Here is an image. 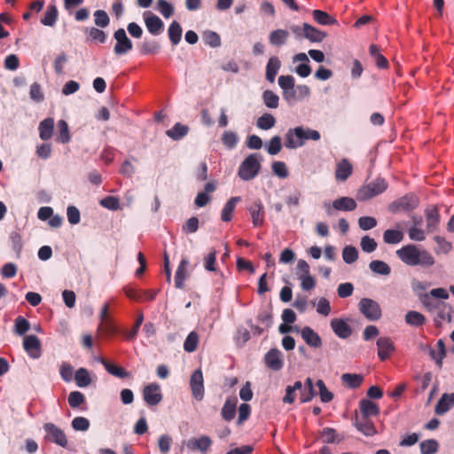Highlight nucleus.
Instances as JSON below:
<instances>
[{
  "instance_id": "obj_49",
  "label": "nucleus",
  "mask_w": 454,
  "mask_h": 454,
  "mask_svg": "<svg viewBox=\"0 0 454 454\" xmlns=\"http://www.w3.org/2000/svg\"><path fill=\"white\" fill-rule=\"evenodd\" d=\"M421 454H434L438 451L439 444L434 439L426 440L420 442Z\"/></svg>"
},
{
  "instance_id": "obj_10",
  "label": "nucleus",
  "mask_w": 454,
  "mask_h": 454,
  "mask_svg": "<svg viewBox=\"0 0 454 454\" xmlns=\"http://www.w3.org/2000/svg\"><path fill=\"white\" fill-rule=\"evenodd\" d=\"M143 397L149 406H155L162 400L160 385L157 383H150L143 389Z\"/></svg>"
},
{
  "instance_id": "obj_6",
  "label": "nucleus",
  "mask_w": 454,
  "mask_h": 454,
  "mask_svg": "<svg viewBox=\"0 0 454 454\" xmlns=\"http://www.w3.org/2000/svg\"><path fill=\"white\" fill-rule=\"evenodd\" d=\"M360 312L370 321H377L381 317L380 304L370 298H362L358 303Z\"/></svg>"
},
{
  "instance_id": "obj_61",
  "label": "nucleus",
  "mask_w": 454,
  "mask_h": 454,
  "mask_svg": "<svg viewBox=\"0 0 454 454\" xmlns=\"http://www.w3.org/2000/svg\"><path fill=\"white\" fill-rule=\"evenodd\" d=\"M160 45L157 42H144L140 46V52L144 55L155 54L159 51Z\"/></svg>"
},
{
  "instance_id": "obj_5",
  "label": "nucleus",
  "mask_w": 454,
  "mask_h": 454,
  "mask_svg": "<svg viewBox=\"0 0 454 454\" xmlns=\"http://www.w3.org/2000/svg\"><path fill=\"white\" fill-rule=\"evenodd\" d=\"M419 204V198L412 194L407 193L402 198L395 200L389 205V211L392 213H398L401 211L410 212L415 209Z\"/></svg>"
},
{
  "instance_id": "obj_13",
  "label": "nucleus",
  "mask_w": 454,
  "mask_h": 454,
  "mask_svg": "<svg viewBox=\"0 0 454 454\" xmlns=\"http://www.w3.org/2000/svg\"><path fill=\"white\" fill-rule=\"evenodd\" d=\"M264 361L270 370L279 371L284 366L283 354L278 348H271L264 356Z\"/></svg>"
},
{
  "instance_id": "obj_64",
  "label": "nucleus",
  "mask_w": 454,
  "mask_h": 454,
  "mask_svg": "<svg viewBox=\"0 0 454 454\" xmlns=\"http://www.w3.org/2000/svg\"><path fill=\"white\" fill-rule=\"evenodd\" d=\"M67 220L71 224H77L80 223L81 215L79 209L74 206H68L67 208Z\"/></svg>"
},
{
  "instance_id": "obj_46",
  "label": "nucleus",
  "mask_w": 454,
  "mask_h": 454,
  "mask_svg": "<svg viewBox=\"0 0 454 454\" xmlns=\"http://www.w3.org/2000/svg\"><path fill=\"white\" fill-rule=\"evenodd\" d=\"M262 100L268 108H277L278 106L279 97L272 90H267L262 93Z\"/></svg>"
},
{
  "instance_id": "obj_22",
  "label": "nucleus",
  "mask_w": 454,
  "mask_h": 454,
  "mask_svg": "<svg viewBox=\"0 0 454 454\" xmlns=\"http://www.w3.org/2000/svg\"><path fill=\"white\" fill-rule=\"evenodd\" d=\"M302 33L308 40L314 43H321L326 37V33L308 23H303Z\"/></svg>"
},
{
  "instance_id": "obj_7",
  "label": "nucleus",
  "mask_w": 454,
  "mask_h": 454,
  "mask_svg": "<svg viewBox=\"0 0 454 454\" xmlns=\"http://www.w3.org/2000/svg\"><path fill=\"white\" fill-rule=\"evenodd\" d=\"M114 38L116 41V43L114 47V52L115 55H125L133 49V43L128 37L126 31L123 28H118L114 33Z\"/></svg>"
},
{
  "instance_id": "obj_62",
  "label": "nucleus",
  "mask_w": 454,
  "mask_h": 454,
  "mask_svg": "<svg viewBox=\"0 0 454 454\" xmlns=\"http://www.w3.org/2000/svg\"><path fill=\"white\" fill-rule=\"evenodd\" d=\"M30 327L29 322L23 317L20 316L15 319V332L19 335L26 333Z\"/></svg>"
},
{
  "instance_id": "obj_40",
  "label": "nucleus",
  "mask_w": 454,
  "mask_h": 454,
  "mask_svg": "<svg viewBox=\"0 0 454 454\" xmlns=\"http://www.w3.org/2000/svg\"><path fill=\"white\" fill-rule=\"evenodd\" d=\"M314 20L320 25H333L337 20L330 16L327 12L321 10H314L312 12Z\"/></svg>"
},
{
  "instance_id": "obj_55",
  "label": "nucleus",
  "mask_w": 454,
  "mask_h": 454,
  "mask_svg": "<svg viewBox=\"0 0 454 454\" xmlns=\"http://www.w3.org/2000/svg\"><path fill=\"white\" fill-rule=\"evenodd\" d=\"M203 40L206 44L211 47H218L221 45L220 35L214 31H206L203 34Z\"/></svg>"
},
{
  "instance_id": "obj_58",
  "label": "nucleus",
  "mask_w": 454,
  "mask_h": 454,
  "mask_svg": "<svg viewBox=\"0 0 454 454\" xmlns=\"http://www.w3.org/2000/svg\"><path fill=\"white\" fill-rule=\"evenodd\" d=\"M223 144L229 149H232L238 143V136L233 131H225L222 136Z\"/></svg>"
},
{
  "instance_id": "obj_38",
  "label": "nucleus",
  "mask_w": 454,
  "mask_h": 454,
  "mask_svg": "<svg viewBox=\"0 0 454 454\" xmlns=\"http://www.w3.org/2000/svg\"><path fill=\"white\" fill-rule=\"evenodd\" d=\"M74 380L79 387H86L91 383V378L87 369L79 368L74 373Z\"/></svg>"
},
{
  "instance_id": "obj_3",
  "label": "nucleus",
  "mask_w": 454,
  "mask_h": 454,
  "mask_svg": "<svg viewBox=\"0 0 454 454\" xmlns=\"http://www.w3.org/2000/svg\"><path fill=\"white\" fill-rule=\"evenodd\" d=\"M387 189V183L384 178H376L372 182L363 185L356 193V199L360 201L368 200L381 194Z\"/></svg>"
},
{
  "instance_id": "obj_2",
  "label": "nucleus",
  "mask_w": 454,
  "mask_h": 454,
  "mask_svg": "<svg viewBox=\"0 0 454 454\" xmlns=\"http://www.w3.org/2000/svg\"><path fill=\"white\" fill-rule=\"evenodd\" d=\"M321 137L317 130L301 126L291 128L285 136V146L288 149H296L304 145L307 140L318 141Z\"/></svg>"
},
{
  "instance_id": "obj_12",
  "label": "nucleus",
  "mask_w": 454,
  "mask_h": 454,
  "mask_svg": "<svg viewBox=\"0 0 454 454\" xmlns=\"http://www.w3.org/2000/svg\"><path fill=\"white\" fill-rule=\"evenodd\" d=\"M252 223L254 227L262 226L264 223L265 211L261 200H254L248 207Z\"/></svg>"
},
{
  "instance_id": "obj_16",
  "label": "nucleus",
  "mask_w": 454,
  "mask_h": 454,
  "mask_svg": "<svg viewBox=\"0 0 454 454\" xmlns=\"http://www.w3.org/2000/svg\"><path fill=\"white\" fill-rule=\"evenodd\" d=\"M332 208L338 211H353L356 208V202L350 197H340L333 200L332 207H327L326 212L332 215Z\"/></svg>"
},
{
  "instance_id": "obj_17",
  "label": "nucleus",
  "mask_w": 454,
  "mask_h": 454,
  "mask_svg": "<svg viewBox=\"0 0 454 454\" xmlns=\"http://www.w3.org/2000/svg\"><path fill=\"white\" fill-rule=\"evenodd\" d=\"M378 356L381 361L387 360L395 350L393 341L387 337H380L377 340Z\"/></svg>"
},
{
  "instance_id": "obj_14",
  "label": "nucleus",
  "mask_w": 454,
  "mask_h": 454,
  "mask_svg": "<svg viewBox=\"0 0 454 454\" xmlns=\"http://www.w3.org/2000/svg\"><path fill=\"white\" fill-rule=\"evenodd\" d=\"M353 424L365 436H373L377 434V429L370 418L363 416L359 418L356 415Z\"/></svg>"
},
{
  "instance_id": "obj_48",
  "label": "nucleus",
  "mask_w": 454,
  "mask_h": 454,
  "mask_svg": "<svg viewBox=\"0 0 454 454\" xmlns=\"http://www.w3.org/2000/svg\"><path fill=\"white\" fill-rule=\"evenodd\" d=\"M84 32L89 35L90 40L98 42L100 43H104L106 40V34L99 28L94 27H86Z\"/></svg>"
},
{
  "instance_id": "obj_29",
  "label": "nucleus",
  "mask_w": 454,
  "mask_h": 454,
  "mask_svg": "<svg viewBox=\"0 0 454 454\" xmlns=\"http://www.w3.org/2000/svg\"><path fill=\"white\" fill-rule=\"evenodd\" d=\"M281 67V61L276 56L270 57L266 66V79L270 82L275 81L276 75Z\"/></svg>"
},
{
  "instance_id": "obj_44",
  "label": "nucleus",
  "mask_w": 454,
  "mask_h": 454,
  "mask_svg": "<svg viewBox=\"0 0 454 454\" xmlns=\"http://www.w3.org/2000/svg\"><path fill=\"white\" fill-rule=\"evenodd\" d=\"M198 343L199 334L196 332L192 331L188 334L184 340V349L188 353L194 352L198 348Z\"/></svg>"
},
{
  "instance_id": "obj_8",
  "label": "nucleus",
  "mask_w": 454,
  "mask_h": 454,
  "mask_svg": "<svg viewBox=\"0 0 454 454\" xmlns=\"http://www.w3.org/2000/svg\"><path fill=\"white\" fill-rule=\"evenodd\" d=\"M43 429L46 433L45 439L51 442H54L57 445L66 448L67 446V439L64 431L57 427L53 423H45Z\"/></svg>"
},
{
  "instance_id": "obj_57",
  "label": "nucleus",
  "mask_w": 454,
  "mask_h": 454,
  "mask_svg": "<svg viewBox=\"0 0 454 454\" xmlns=\"http://www.w3.org/2000/svg\"><path fill=\"white\" fill-rule=\"evenodd\" d=\"M94 22L99 27H106L110 23V19L106 11L97 10L94 12Z\"/></svg>"
},
{
  "instance_id": "obj_18",
  "label": "nucleus",
  "mask_w": 454,
  "mask_h": 454,
  "mask_svg": "<svg viewBox=\"0 0 454 454\" xmlns=\"http://www.w3.org/2000/svg\"><path fill=\"white\" fill-rule=\"evenodd\" d=\"M333 333L340 339H347L352 334V329L343 319L333 318L331 321Z\"/></svg>"
},
{
  "instance_id": "obj_43",
  "label": "nucleus",
  "mask_w": 454,
  "mask_h": 454,
  "mask_svg": "<svg viewBox=\"0 0 454 454\" xmlns=\"http://www.w3.org/2000/svg\"><path fill=\"white\" fill-rule=\"evenodd\" d=\"M59 136L57 141L62 144L68 143L70 141L69 128L67 122L64 120H60L58 122Z\"/></svg>"
},
{
  "instance_id": "obj_19",
  "label": "nucleus",
  "mask_w": 454,
  "mask_h": 454,
  "mask_svg": "<svg viewBox=\"0 0 454 454\" xmlns=\"http://www.w3.org/2000/svg\"><path fill=\"white\" fill-rule=\"evenodd\" d=\"M301 337L309 346L318 348L322 346L320 336L309 326H305L301 332Z\"/></svg>"
},
{
  "instance_id": "obj_11",
  "label": "nucleus",
  "mask_w": 454,
  "mask_h": 454,
  "mask_svg": "<svg viewBox=\"0 0 454 454\" xmlns=\"http://www.w3.org/2000/svg\"><path fill=\"white\" fill-rule=\"evenodd\" d=\"M23 347L28 356L33 359H37L42 355L41 342L35 335H27L23 340Z\"/></svg>"
},
{
  "instance_id": "obj_9",
  "label": "nucleus",
  "mask_w": 454,
  "mask_h": 454,
  "mask_svg": "<svg viewBox=\"0 0 454 454\" xmlns=\"http://www.w3.org/2000/svg\"><path fill=\"white\" fill-rule=\"evenodd\" d=\"M190 387L192 396L201 401L204 397V380L201 369L195 370L190 379Z\"/></svg>"
},
{
  "instance_id": "obj_53",
  "label": "nucleus",
  "mask_w": 454,
  "mask_h": 454,
  "mask_svg": "<svg viewBox=\"0 0 454 454\" xmlns=\"http://www.w3.org/2000/svg\"><path fill=\"white\" fill-rule=\"evenodd\" d=\"M342 258L346 263H353L358 258V252L355 247L347 246L343 248Z\"/></svg>"
},
{
  "instance_id": "obj_59",
  "label": "nucleus",
  "mask_w": 454,
  "mask_h": 454,
  "mask_svg": "<svg viewBox=\"0 0 454 454\" xmlns=\"http://www.w3.org/2000/svg\"><path fill=\"white\" fill-rule=\"evenodd\" d=\"M100 205L110 210H117L120 208V200L114 196H106L100 200Z\"/></svg>"
},
{
  "instance_id": "obj_45",
  "label": "nucleus",
  "mask_w": 454,
  "mask_h": 454,
  "mask_svg": "<svg viewBox=\"0 0 454 454\" xmlns=\"http://www.w3.org/2000/svg\"><path fill=\"white\" fill-rule=\"evenodd\" d=\"M302 383L299 380L295 381L293 386H287L286 395L283 397L285 403H293L295 400V392L301 390Z\"/></svg>"
},
{
  "instance_id": "obj_33",
  "label": "nucleus",
  "mask_w": 454,
  "mask_h": 454,
  "mask_svg": "<svg viewBox=\"0 0 454 454\" xmlns=\"http://www.w3.org/2000/svg\"><path fill=\"white\" fill-rule=\"evenodd\" d=\"M182 33L183 29L181 25L176 20L172 21L168 27V35L173 45H176L180 43Z\"/></svg>"
},
{
  "instance_id": "obj_20",
  "label": "nucleus",
  "mask_w": 454,
  "mask_h": 454,
  "mask_svg": "<svg viewBox=\"0 0 454 454\" xmlns=\"http://www.w3.org/2000/svg\"><path fill=\"white\" fill-rule=\"evenodd\" d=\"M145 23L147 30L153 35H158L163 31L164 24L155 14L145 16Z\"/></svg>"
},
{
  "instance_id": "obj_27",
  "label": "nucleus",
  "mask_w": 454,
  "mask_h": 454,
  "mask_svg": "<svg viewBox=\"0 0 454 454\" xmlns=\"http://www.w3.org/2000/svg\"><path fill=\"white\" fill-rule=\"evenodd\" d=\"M454 406V393L443 394L437 402L434 412L437 415H442Z\"/></svg>"
},
{
  "instance_id": "obj_31",
  "label": "nucleus",
  "mask_w": 454,
  "mask_h": 454,
  "mask_svg": "<svg viewBox=\"0 0 454 454\" xmlns=\"http://www.w3.org/2000/svg\"><path fill=\"white\" fill-rule=\"evenodd\" d=\"M241 200L240 197H231L224 205L221 219L223 222H230L232 219V213L235 209L236 204Z\"/></svg>"
},
{
  "instance_id": "obj_41",
  "label": "nucleus",
  "mask_w": 454,
  "mask_h": 454,
  "mask_svg": "<svg viewBox=\"0 0 454 454\" xmlns=\"http://www.w3.org/2000/svg\"><path fill=\"white\" fill-rule=\"evenodd\" d=\"M276 124L275 117L268 113L263 114L257 119L256 126L263 130H268L273 128Z\"/></svg>"
},
{
  "instance_id": "obj_47",
  "label": "nucleus",
  "mask_w": 454,
  "mask_h": 454,
  "mask_svg": "<svg viewBox=\"0 0 454 454\" xmlns=\"http://www.w3.org/2000/svg\"><path fill=\"white\" fill-rule=\"evenodd\" d=\"M265 149L270 155L278 154L282 149L281 137L279 136H274L266 144Z\"/></svg>"
},
{
  "instance_id": "obj_63",
  "label": "nucleus",
  "mask_w": 454,
  "mask_h": 454,
  "mask_svg": "<svg viewBox=\"0 0 454 454\" xmlns=\"http://www.w3.org/2000/svg\"><path fill=\"white\" fill-rule=\"evenodd\" d=\"M90 420L84 417H75L72 420V427L75 431H86L90 427Z\"/></svg>"
},
{
  "instance_id": "obj_52",
  "label": "nucleus",
  "mask_w": 454,
  "mask_h": 454,
  "mask_svg": "<svg viewBox=\"0 0 454 454\" xmlns=\"http://www.w3.org/2000/svg\"><path fill=\"white\" fill-rule=\"evenodd\" d=\"M157 10L166 19L170 18L174 13L173 5L167 0H157Z\"/></svg>"
},
{
  "instance_id": "obj_4",
  "label": "nucleus",
  "mask_w": 454,
  "mask_h": 454,
  "mask_svg": "<svg viewBox=\"0 0 454 454\" xmlns=\"http://www.w3.org/2000/svg\"><path fill=\"white\" fill-rule=\"evenodd\" d=\"M261 168V164L258 160L257 154H249L240 164L238 175L245 181L254 178Z\"/></svg>"
},
{
  "instance_id": "obj_56",
  "label": "nucleus",
  "mask_w": 454,
  "mask_h": 454,
  "mask_svg": "<svg viewBox=\"0 0 454 454\" xmlns=\"http://www.w3.org/2000/svg\"><path fill=\"white\" fill-rule=\"evenodd\" d=\"M271 169L273 174L280 178H286L289 175L286 164L284 161H274Z\"/></svg>"
},
{
  "instance_id": "obj_34",
  "label": "nucleus",
  "mask_w": 454,
  "mask_h": 454,
  "mask_svg": "<svg viewBox=\"0 0 454 454\" xmlns=\"http://www.w3.org/2000/svg\"><path fill=\"white\" fill-rule=\"evenodd\" d=\"M189 131V128L180 122L176 123L172 129L166 131V135L173 140H179L185 137Z\"/></svg>"
},
{
  "instance_id": "obj_32",
  "label": "nucleus",
  "mask_w": 454,
  "mask_h": 454,
  "mask_svg": "<svg viewBox=\"0 0 454 454\" xmlns=\"http://www.w3.org/2000/svg\"><path fill=\"white\" fill-rule=\"evenodd\" d=\"M289 37L288 31L285 29H277L270 34V43L274 46H281L285 44Z\"/></svg>"
},
{
  "instance_id": "obj_1",
  "label": "nucleus",
  "mask_w": 454,
  "mask_h": 454,
  "mask_svg": "<svg viewBox=\"0 0 454 454\" xmlns=\"http://www.w3.org/2000/svg\"><path fill=\"white\" fill-rule=\"evenodd\" d=\"M397 257L408 266L431 267L435 263L434 256L426 249L413 244L402 247L395 252Z\"/></svg>"
},
{
  "instance_id": "obj_23",
  "label": "nucleus",
  "mask_w": 454,
  "mask_h": 454,
  "mask_svg": "<svg viewBox=\"0 0 454 454\" xmlns=\"http://www.w3.org/2000/svg\"><path fill=\"white\" fill-rule=\"evenodd\" d=\"M238 399L236 396L228 397L222 408L221 416L225 421H231L236 414Z\"/></svg>"
},
{
  "instance_id": "obj_21",
  "label": "nucleus",
  "mask_w": 454,
  "mask_h": 454,
  "mask_svg": "<svg viewBox=\"0 0 454 454\" xmlns=\"http://www.w3.org/2000/svg\"><path fill=\"white\" fill-rule=\"evenodd\" d=\"M353 167L347 159H342L336 165L335 178L338 181H346L352 174Z\"/></svg>"
},
{
  "instance_id": "obj_15",
  "label": "nucleus",
  "mask_w": 454,
  "mask_h": 454,
  "mask_svg": "<svg viewBox=\"0 0 454 454\" xmlns=\"http://www.w3.org/2000/svg\"><path fill=\"white\" fill-rule=\"evenodd\" d=\"M427 231V232H434L440 223V213L436 206H429L425 210Z\"/></svg>"
},
{
  "instance_id": "obj_51",
  "label": "nucleus",
  "mask_w": 454,
  "mask_h": 454,
  "mask_svg": "<svg viewBox=\"0 0 454 454\" xmlns=\"http://www.w3.org/2000/svg\"><path fill=\"white\" fill-rule=\"evenodd\" d=\"M67 400L70 407L76 409L85 403V396L80 391H72Z\"/></svg>"
},
{
  "instance_id": "obj_30",
  "label": "nucleus",
  "mask_w": 454,
  "mask_h": 454,
  "mask_svg": "<svg viewBox=\"0 0 454 454\" xmlns=\"http://www.w3.org/2000/svg\"><path fill=\"white\" fill-rule=\"evenodd\" d=\"M101 363L104 365L105 369L107 371V372L115 377H118L120 379H125V378L130 377V373L121 366L111 364L108 361H106V359H102Z\"/></svg>"
},
{
  "instance_id": "obj_60",
  "label": "nucleus",
  "mask_w": 454,
  "mask_h": 454,
  "mask_svg": "<svg viewBox=\"0 0 454 454\" xmlns=\"http://www.w3.org/2000/svg\"><path fill=\"white\" fill-rule=\"evenodd\" d=\"M361 248L365 253H372L377 248V242L369 236H364L360 243Z\"/></svg>"
},
{
  "instance_id": "obj_37",
  "label": "nucleus",
  "mask_w": 454,
  "mask_h": 454,
  "mask_svg": "<svg viewBox=\"0 0 454 454\" xmlns=\"http://www.w3.org/2000/svg\"><path fill=\"white\" fill-rule=\"evenodd\" d=\"M369 268L373 273L378 275L387 276L391 272L390 266L387 262L380 260L372 261L369 263Z\"/></svg>"
},
{
  "instance_id": "obj_50",
  "label": "nucleus",
  "mask_w": 454,
  "mask_h": 454,
  "mask_svg": "<svg viewBox=\"0 0 454 454\" xmlns=\"http://www.w3.org/2000/svg\"><path fill=\"white\" fill-rule=\"evenodd\" d=\"M316 386L318 387V395L320 396V400L323 403H329L333 399V394L329 391L322 380H318L316 383Z\"/></svg>"
},
{
  "instance_id": "obj_54",
  "label": "nucleus",
  "mask_w": 454,
  "mask_h": 454,
  "mask_svg": "<svg viewBox=\"0 0 454 454\" xmlns=\"http://www.w3.org/2000/svg\"><path fill=\"white\" fill-rule=\"evenodd\" d=\"M173 439L170 435L161 434L158 439V447L161 454H168Z\"/></svg>"
},
{
  "instance_id": "obj_26",
  "label": "nucleus",
  "mask_w": 454,
  "mask_h": 454,
  "mask_svg": "<svg viewBox=\"0 0 454 454\" xmlns=\"http://www.w3.org/2000/svg\"><path fill=\"white\" fill-rule=\"evenodd\" d=\"M361 416L370 418L380 414V407L369 399H362L359 402Z\"/></svg>"
},
{
  "instance_id": "obj_42",
  "label": "nucleus",
  "mask_w": 454,
  "mask_h": 454,
  "mask_svg": "<svg viewBox=\"0 0 454 454\" xmlns=\"http://www.w3.org/2000/svg\"><path fill=\"white\" fill-rule=\"evenodd\" d=\"M403 239V233L399 230H387L383 233L384 242L387 244H397Z\"/></svg>"
},
{
  "instance_id": "obj_24",
  "label": "nucleus",
  "mask_w": 454,
  "mask_h": 454,
  "mask_svg": "<svg viewBox=\"0 0 454 454\" xmlns=\"http://www.w3.org/2000/svg\"><path fill=\"white\" fill-rule=\"evenodd\" d=\"M212 445V441L208 436L203 435L200 438H192L188 441L187 447L192 450H200L206 453Z\"/></svg>"
},
{
  "instance_id": "obj_28",
  "label": "nucleus",
  "mask_w": 454,
  "mask_h": 454,
  "mask_svg": "<svg viewBox=\"0 0 454 454\" xmlns=\"http://www.w3.org/2000/svg\"><path fill=\"white\" fill-rule=\"evenodd\" d=\"M54 120L52 118H46L39 123L38 130L39 137L42 140H49L53 132Z\"/></svg>"
},
{
  "instance_id": "obj_35",
  "label": "nucleus",
  "mask_w": 454,
  "mask_h": 454,
  "mask_svg": "<svg viewBox=\"0 0 454 454\" xmlns=\"http://www.w3.org/2000/svg\"><path fill=\"white\" fill-rule=\"evenodd\" d=\"M364 377L361 374L356 373H343L341 375V381L349 388H357L363 383Z\"/></svg>"
},
{
  "instance_id": "obj_39",
  "label": "nucleus",
  "mask_w": 454,
  "mask_h": 454,
  "mask_svg": "<svg viewBox=\"0 0 454 454\" xmlns=\"http://www.w3.org/2000/svg\"><path fill=\"white\" fill-rule=\"evenodd\" d=\"M405 322L409 325L418 327L425 324L426 317L418 311L411 310L405 315Z\"/></svg>"
},
{
  "instance_id": "obj_36",
  "label": "nucleus",
  "mask_w": 454,
  "mask_h": 454,
  "mask_svg": "<svg viewBox=\"0 0 454 454\" xmlns=\"http://www.w3.org/2000/svg\"><path fill=\"white\" fill-rule=\"evenodd\" d=\"M58 14L59 12L56 5L50 4L47 7L45 13L43 14V17L41 19L42 24L49 27L54 26L58 19Z\"/></svg>"
},
{
  "instance_id": "obj_25",
  "label": "nucleus",
  "mask_w": 454,
  "mask_h": 454,
  "mask_svg": "<svg viewBox=\"0 0 454 454\" xmlns=\"http://www.w3.org/2000/svg\"><path fill=\"white\" fill-rule=\"evenodd\" d=\"M189 260L183 258L179 262L175 275V286L178 289H182L184 286V281L187 278V268L189 266Z\"/></svg>"
}]
</instances>
